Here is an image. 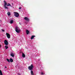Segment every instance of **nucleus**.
Wrapping results in <instances>:
<instances>
[{"label": "nucleus", "mask_w": 75, "mask_h": 75, "mask_svg": "<svg viewBox=\"0 0 75 75\" xmlns=\"http://www.w3.org/2000/svg\"><path fill=\"white\" fill-rule=\"evenodd\" d=\"M33 68L34 66L33 64H31L30 66H29L28 67V69L31 71L30 73L31 75H34V72H33V71L32 70L33 69Z\"/></svg>", "instance_id": "nucleus-1"}, {"label": "nucleus", "mask_w": 75, "mask_h": 75, "mask_svg": "<svg viewBox=\"0 0 75 75\" xmlns=\"http://www.w3.org/2000/svg\"><path fill=\"white\" fill-rule=\"evenodd\" d=\"M15 31L17 33H19L21 31L20 29V28L18 27H16L15 28Z\"/></svg>", "instance_id": "nucleus-2"}, {"label": "nucleus", "mask_w": 75, "mask_h": 75, "mask_svg": "<svg viewBox=\"0 0 75 75\" xmlns=\"http://www.w3.org/2000/svg\"><path fill=\"white\" fill-rule=\"evenodd\" d=\"M14 13L15 14H14V16L15 17H19V13L17 12H14Z\"/></svg>", "instance_id": "nucleus-3"}, {"label": "nucleus", "mask_w": 75, "mask_h": 75, "mask_svg": "<svg viewBox=\"0 0 75 75\" xmlns=\"http://www.w3.org/2000/svg\"><path fill=\"white\" fill-rule=\"evenodd\" d=\"M4 43L5 45H8V41L6 40H5L4 41Z\"/></svg>", "instance_id": "nucleus-4"}, {"label": "nucleus", "mask_w": 75, "mask_h": 75, "mask_svg": "<svg viewBox=\"0 0 75 75\" xmlns=\"http://www.w3.org/2000/svg\"><path fill=\"white\" fill-rule=\"evenodd\" d=\"M6 36L8 38H10V35L8 33H6Z\"/></svg>", "instance_id": "nucleus-5"}, {"label": "nucleus", "mask_w": 75, "mask_h": 75, "mask_svg": "<svg viewBox=\"0 0 75 75\" xmlns=\"http://www.w3.org/2000/svg\"><path fill=\"white\" fill-rule=\"evenodd\" d=\"M24 18L25 20H26V21H30L29 18L27 17H25Z\"/></svg>", "instance_id": "nucleus-6"}, {"label": "nucleus", "mask_w": 75, "mask_h": 75, "mask_svg": "<svg viewBox=\"0 0 75 75\" xmlns=\"http://www.w3.org/2000/svg\"><path fill=\"white\" fill-rule=\"evenodd\" d=\"M4 6H7V2H6V1H4Z\"/></svg>", "instance_id": "nucleus-7"}, {"label": "nucleus", "mask_w": 75, "mask_h": 75, "mask_svg": "<svg viewBox=\"0 0 75 75\" xmlns=\"http://www.w3.org/2000/svg\"><path fill=\"white\" fill-rule=\"evenodd\" d=\"M35 37V35H32L31 37V40H32V39H33L34 38V37Z\"/></svg>", "instance_id": "nucleus-8"}, {"label": "nucleus", "mask_w": 75, "mask_h": 75, "mask_svg": "<svg viewBox=\"0 0 75 75\" xmlns=\"http://www.w3.org/2000/svg\"><path fill=\"white\" fill-rule=\"evenodd\" d=\"M29 33H30V32L29 31H28V30H26V34H27L28 35V34H29Z\"/></svg>", "instance_id": "nucleus-9"}, {"label": "nucleus", "mask_w": 75, "mask_h": 75, "mask_svg": "<svg viewBox=\"0 0 75 75\" xmlns=\"http://www.w3.org/2000/svg\"><path fill=\"white\" fill-rule=\"evenodd\" d=\"M10 61L11 62H13V59H12V58H10Z\"/></svg>", "instance_id": "nucleus-10"}, {"label": "nucleus", "mask_w": 75, "mask_h": 75, "mask_svg": "<svg viewBox=\"0 0 75 75\" xmlns=\"http://www.w3.org/2000/svg\"><path fill=\"white\" fill-rule=\"evenodd\" d=\"M11 56L12 57H14V55L13 53H11Z\"/></svg>", "instance_id": "nucleus-11"}, {"label": "nucleus", "mask_w": 75, "mask_h": 75, "mask_svg": "<svg viewBox=\"0 0 75 75\" xmlns=\"http://www.w3.org/2000/svg\"><path fill=\"white\" fill-rule=\"evenodd\" d=\"M22 57L23 58H25V54H24V53H22Z\"/></svg>", "instance_id": "nucleus-12"}, {"label": "nucleus", "mask_w": 75, "mask_h": 75, "mask_svg": "<svg viewBox=\"0 0 75 75\" xmlns=\"http://www.w3.org/2000/svg\"><path fill=\"white\" fill-rule=\"evenodd\" d=\"M6 6H10L11 7H12V6H11V5H10V4H9V3H8V4L6 5Z\"/></svg>", "instance_id": "nucleus-13"}, {"label": "nucleus", "mask_w": 75, "mask_h": 75, "mask_svg": "<svg viewBox=\"0 0 75 75\" xmlns=\"http://www.w3.org/2000/svg\"><path fill=\"white\" fill-rule=\"evenodd\" d=\"M0 75H3V73H2V71L0 70Z\"/></svg>", "instance_id": "nucleus-14"}, {"label": "nucleus", "mask_w": 75, "mask_h": 75, "mask_svg": "<svg viewBox=\"0 0 75 75\" xmlns=\"http://www.w3.org/2000/svg\"><path fill=\"white\" fill-rule=\"evenodd\" d=\"M10 23L11 24H12V23H13V21L12 20H11Z\"/></svg>", "instance_id": "nucleus-15"}, {"label": "nucleus", "mask_w": 75, "mask_h": 75, "mask_svg": "<svg viewBox=\"0 0 75 75\" xmlns=\"http://www.w3.org/2000/svg\"><path fill=\"white\" fill-rule=\"evenodd\" d=\"M4 8H6V9H8V7H6V6H4Z\"/></svg>", "instance_id": "nucleus-16"}, {"label": "nucleus", "mask_w": 75, "mask_h": 75, "mask_svg": "<svg viewBox=\"0 0 75 75\" xmlns=\"http://www.w3.org/2000/svg\"><path fill=\"white\" fill-rule=\"evenodd\" d=\"M7 14L8 16H10L11 15V14H10V12H8L7 13Z\"/></svg>", "instance_id": "nucleus-17"}, {"label": "nucleus", "mask_w": 75, "mask_h": 75, "mask_svg": "<svg viewBox=\"0 0 75 75\" xmlns=\"http://www.w3.org/2000/svg\"><path fill=\"white\" fill-rule=\"evenodd\" d=\"M6 60L8 62H10V60H9L8 59H7Z\"/></svg>", "instance_id": "nucleus-18"}, {"label": "nucleus", "mask_w": 75, "mask_h": 75, "mask_svg": "<svg viewBox=\"0 0 75 75\" xmlns=\"http://www.w3.org/2000/svg\"><path fill=\"white\" fill-rule=\"evenodd\" d=\"M5 47L6 48V49H7V48H8V47L7 46H5Z\"/></svg>", "instance_id": "nucleus-19"}, {"label": "nucleus", "mask_w": 75, "mask_h": 75, "mask_svg": "<svg viewBox=\"0 0 75 75\" xmlns=\"http://www.w3.org/2000/svg\"><path fill=\"white\" fill-rule=\"evenodd\" d=\"M41 75H44V73H43V72H41Z\"/></svg>", "instance_id": "nucleus-20"}, {"label": "nucleus", "mask_w": 75, "mask_h": 75, "mask_svg": "<svg viewBox=\"0 0 75 75\" xmlns=\"http://www.w3.org/2000/svg\"><path fill=\"white\" fill-rule=\"evenodd\" d=\"M1 30L2 31H4V30L3 29H2Z\"/></svg>", "instance_id": "nucleus-21"}, {"label": "nucleus", "mask_w": 75, "mask_h": 75, "mask_svg": "<svg viewBox=\"0 0 75 75\" xmlns=\"http://www.w3.org/2000/svg\"><path fill=\"white\" fill-rule=\"evenodd\" d=\"M19 9H21V7H20L19 8Z\"/></svg>", "instance_id": "nucleus-22"}, {"label": "nucleus", "mask_w": 75, "mask_h": 75, "mask_svg": "<svg viewBox=\"0 0 75 75\" xmlns=\"http://www.w3.org/2000/svg\"><path fill=\"white\" fill-rule=\"evenodd\" d=\"M18 75H20V73H18Z\"/></svg>", "instance_id": "nucleus-23"}, {"label": "nucleus", "mask_w": 75, "mask_h": 75, "mask_svg": "<svg viewBox=\"0 0 75 75\" xmlns=\"http://www.w3.org/2000/svg\"><path fill=\"white\" fill-rule=\"evenodd\" d=\"M5 68H7V67H5Z\"/></svg>", "instance_id": "nucleus-24"}, {"label": "nucleus", "mask_w": 75, "mask_h": 75, "mask_svg": "<svg viewBox=\"0 0 75 75\" xmlns=\"http://www.w3.org/2000/svg\"><path fill=\"white\" fill-rule=\"evenodd\" d=\"M19 24H21V23H19Z\"/></svg>", "instance_id": "nucleus-25"}, {"label": "nucleus", "mask_w": 75, "mask_h": 75, "mask_svg": "<svg viewBox=\"0 0 75 75\" xmlns=\"http://www.w3.org/2000/svg\"><path fill=\"white\" fill-rule=\"evenodd\" d=\"M1 45H0V47H1Z\"/></svg>", "instance_id": "nucleus-26"}, {"label": "nucleus", "mask_w": 75, "mask_h": 75, "mask_svg": "<svg viewBox=\"0 0 75 75\" xmlns=\"http://www.w3.org/2000/svg\"><path fill=\"white\" fill-rule=\"evenodd\" d=\"M39 61H40V60H39Z\"/></svg>", "instance_id": "nucleus-27"}, {"label": "nucleus", "mask_w": 75, "mask_h": 75, "mask_svg": "<svg viewBox=\"0 0 75 75\" xmlns=\"http://www.w3.org/2000/svg\"><path fill=\"white\" fill-rule=\"evenodd\" d=\"M1 0H0V1H1Z\"/></svg>", "instance_id": "nucleus-28"}]
</instances>
